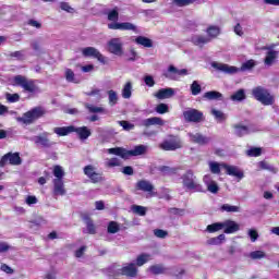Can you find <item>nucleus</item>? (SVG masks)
Wrapping results in <instances>:
<instances>
[{
    "instance_id": "nucleus-58",
    "label": "nucleus",
    "mask_w": 279,
    "mask_h": 279,
    "mask_svg": "<svg viewBox=\"0 0 279 279\" xmlns=\"http://www.w3.org/2000/svg\"><path fill=\"white\" fill-rule=\"evenodd\" d=\"M154 234L157 236V239H167V236H169V232L162 229H155Z\"/></svg>"
},
{
    "instance_id": "nucleus-6",
    "label": "nucleus",
    "mask_w": 279,
    "mask_h": 279,
    "mask_svg": "<svg viewBox=\"0 0 279 279\" xmlns=\"http://www.w3.org/2000/svg\"><path fill=\"white\" fill-rule=\"evenodd\" d=\"M45 114V109L43 107H35L28 112L24 113L22 118H19L17 121L25 123L26 125L29 123H34L36 119H40Z\"/></svg>"
},
{
    "instance_id": "nucleus-8",
    "label": "nucleus",
    "mask_w": 279,
    "mask_h": 279,
    "mask_svg": "<svg viewBox=\"0 0 279 279\" xmlns=\"http://www.w3.org/2000/svg\"><path fill=\"white\" fill-rule=\"evenodd\" d=\"M13 165L14 167H19V165L23 163V159H21V155L19 153H8L0 160V167H5V165Z\"/></svg>"
},
{
    "instance_id": "nucleus-55",
    "label": "nucleus",
    "mask_w": 279,
    "mask_h": 279,
    "mask_svg": "<svg viewBox=\"0 0 279 279\" xmlns=\"http://www.w3.org/2000/svg\"><path fill=\"white\" fill-rule=\"evenodd\" d=\"M120 271H121V268H119L117 266H113L109 269L108 276L113 277V278H117L119 276H123V274H121Z\"/></svg>"
},
{
    "instance_id": "nucleus-14",
    "label": "nucleus",
    "mask_w": 279,
    "mask_h": 279,
    "mask_svg": "<svg viewBox=\"0 0 279 279\" xmlns=\"http://www.w3.org/2000/svg\"><path fill=\"white\" fill-rule=\"evenodd\" d=\"M84 58H96L101 64H106V57L101 54L95 47H86L82 49Z\"/></svg>"
},
{
    "instance_id": "nucleus-25",
    "label": "nucleus",
    "mask_w": 279,
    "mask_h": 279,
    "mask_svg": "<svg viewBox=\"0 0 279 279\" xmlns=\"http://www.w3.org/2000/svg\"><path fill=\"white\" fill-rule=\"evenodd\" d=\"M72 132H75V126H57L53 129V133L58 136H69V134H72Z\"/></svg>"
},
{
    "instance_id": "nucleus-63",
    "label": "nucleus",
    "mask_w": 279,
    "mask_h": 279,
    "mask_svg": "<svg viewBox=\"0 0 279 279\" xmlns=\"http://www.w3.org/2000/svg\"><path fill=\"white\" fill-rule=\"evenodd\" d=\"M130 56L131 58L128 59V62H136L138 60V52L134 48L130 49Z\"/></svg>"
},
{
    "instance_id": "nucleus-44",
    "label": "nucleus",
    "mask_w": 279,
    "mask_h": 279,
    "mask_svg": "<svg viewBox=\"0 0 279 279\" xmlns=\"http://www.w3.org/2000/svg\"><path fill=\"white\" fill-rule=\"evenodd\" d=\"M211 114H213V117H215L216 121L221 122V121H226V119H228V116H226V113H223L221 110L213 109Z\"/></svg>"
},
{
    "instance_id": "nucleus-41",
    "label": "nucleus",
    "mask_w": 279,
    "mask_h": 279,
    "mask_svg": "<svg viewBox=\"0 0 279 279\" xmlns=\"http://www.w3.org/2000/svg\"><path fill=\"white\" fill-rule=\"evenodd\" d=\"M209 170L216 174L219 175V173H221V163L217 162V161H209Z\"/></svg>"
},
{
    "instance_id": "nucleus-40",
    "label": "nucleus",
    "mask_w": 279,
    "mask_h": 279,
    "mask_svg": "<svg viewBox=\"0 0 279 279\" xmlns=\"http://www.w3.org/2000/svg\"><path fill=\"white\" fill-rule=\"evenodd\" d=\"M207 37L210 38V41L215 38H217V36H219L220 32H219V27L217 26H209L207 29Z\"/></svg>"
},
{
    "instance_id": "nucleus-31",
    "label": "nucleus",
    "mask_w": 279,
    "mask_h": 279,
    "mask_svg": "<svg viewBox=\"0 0 279 279\" xmlns=\"http://www.w3.org/2000/svg\"><path fill=\"white\" fill-rule=\"evenodd\" d=\"M135 43L137 45H142V47L151 48L154 47V41L145 36H138L135 38Z\"/></svg>"
},
{
    "instance_id": "nucleus-57",
    "label": "nucleus",
    "mask_w": 279,
    "mask_h": 279,
    "mask_svg": "<svg viewBox=\"0 0 279 279\" xmlns=\"http://www.w3.org/2000/svg\"><path fill=\"white\" fill-rule=\"evenodd\" d=\"M197 0H173V3L179 8H184L186 5H191V3H195Z\"/></svg>"
},
{
    "instance_id": "nucleus-39",
    "label": "nucleus",
    "mask_w": 279,
    "mask_h": 279,
    "mask_svg": "<svg viewBox=\"0 0 279 279\" xmlns=\"http://www.w3.org/2000/svg\"><path fill=\"white\" fill-rule=\"evenodd\" d=\"M131 210L134 215H138L140 217H145L147 215V208L141 205H133Z\"/></svg>"
},
{
    "instance_id": "nucleus-19",
    "label": "nucleus",
    "mask_w": 279,
    "mask_h": 279,
    "mask_svg": "<svg viewBox=\"0 0 279 279\" xmlns=\"http://www.w3.org/2000/svg\"><path fill=\"white\" fill-rule=\"evenodd\" d=\"M191 143L196 145H208L210 137L203 135L202 133H187Z\"/></svg>"
},
{
    "instance_id": "nucleus-45",
    "label": "nucleus",
    "mask_w": 279,
    "mask_h": 279,
    "mask_svg": "<svg viewBox=\"0 0 279 279\" xmlns=\"http://www.w3.org/2000/svg\"><path fill=\"white\" fill-rule=\"evenodd\" d=\"M53 175L54 180H64V169L61 166H54Z\"/></svg>"
},
{
    "instance_id": "nucleus-37",
    "label": "nucleus",
    "mask_w": 279,
    "mask_h": 279,
    "mask_svg": "<svg viewBox=\"0 0 279 279\" xmlns=\"http://www.w3.org/2000/svg\"><path fill=\"white\" fill-rule=\"evenodd\" d=\"M123 99H130L132 97V82H126L122 88Z\"/></svg>"
},
{
    "instance_id": "nucleus-35",
    "label": "nucleus",
    "mask_w": 279,
    "mask_h": 279,
    "mask_svg": "<svg viewBox=\"0 0 279 279\" xmlns=\"http://www.w3.org/2000/svg\"><path fill=\"white\" fill-rule=\"evenodd\" d=\"M231 101H244L246 99L245 89H239L230 96Z\"/></svg>"
},
{
    "instance_id": "nucleus-56",
    "label": "nucleus",
    "mask_w": 279,
    "mask_h": 279,
    "mask_svg": "<svg viewBox=\"0 0 279 279\" xmlns=\"http://www.w3.org/2000/svg\"><path fill=\"white\" fill-rule=\"evenodd\" d=\"M125 132H130L131 130H134V124L130 123L129 121L122 120L118 122Z\"/></svg>"
},
{
    "instance_id": "nucleus-27",
    "label": "nucleus",
    "mask_w": 279,
    "mask_h": 279,
    "mask_svg": "<svg viewBox=\"0 0 279 279\" xmlns=\"http://www.w3.org/2000/svg\"><path fill=\"white\" fill-rule=\"evenodd\" d=\"M204 98L208 99V101H223V94L217 90H210L204 94Z\"/></svg>"
},
{
    "instance_id": "nucleus-43",
    "label": "nucleus",
    "mask_w": 279,
    "mask_h": 279,
    "mask_svg": "<svg viewBox=\"0 0 279 279\" xmlns=\"http://www.w3.org/2000/svg\"><path fill=\"white\" fill-rule=\"evenodd\" d=\"M159 171L163 173V175H174V173H178V169L171 168L169 166L159 167Z\"/></svg>"
},
{
    "instance_id": "nucleus-48",
    "label": "nucleus",
    "mask_w": 279,
    "mask_h": 279,
    "mask_svg": "<svg viewBox=\"0 0 279 279\" xmlns=\"http://www.w3.org/2000/svg\"><path fill=\"white\" fill-rule=\"evenodd\" d=\"M191 93L194 96H197V95H199V93H202V85H199V83H197V81H194L191 84Z\"/></svg>"
},
{
    "instance_id": "nucleus-32",
    "label": "nucleus",
    "mask_w": 279,
    "mask_h": 279,
    "mask_svg": "<svg viewBox=\"0 0 279 279\" xmlns=\"http://www.w3.org/2000/svg\"><path fill=\"white\" fill-rule=\"evenodd\" d=\"M84 107L86 108V110H88V112L90 114H101V113L106 112V109H104L102 107H97V106L90 105L88 102H85Z\"/></svg>"
},
{
    "instance_id": "nucleus-4",
    "label": "nucleus",
    "mask_w": 279,
    "mask_h": 279,
    "mask_svg": "<svg viewBox=\"0 0 279 279\" xmlns=\"http://www.w3.org/2000/svg\"><path fill=\"white\" fill-rule=\"evenodd\" d=\"M252 95L256 101H259L262 106H274L276 104V96L269 92V89L257 86L252 89Z\"/></svg>"
},
{
    "instance_id": "nucleus-7",
    "label": "nucleus",
    "mask_w": 279,
    "mask_h": 279,
    "mask_svg": "<svg viewBox=\"0 0 279 279\" xmlns=\"http://www.w3.org/2000/svg\"><path fill=\"white\" fill-rule=\"evenodd\" d=\"M159 147L163 149V151H175V149H181L182 141L180 137L172 136L170 140L163 141Z\"/></svg>"
},
{
    "instance_id": "nucleus-30",
    "label": "nucleus",
    "mask_w": 279,
    "mask_h": 279,
    "mask_svg": "<svg viewBox=\"0 0 279 279\" xmlns=\"http://www.w3.org/2000/svg\"><path fill=\"white\" fill-rule=\"evenodd\" d=\"M85 226L86 230L83 231L85 234H97V227L90 218H85Z\"/></svg>"
},
{
    "instance_id": "nucleus-1",
    "label": "nucleus",
    "mask_w": 279,
    "mask_h": 279,
    "mask_svg": "<svg viewBox=\"0 0 279 279\" xmlns=\"http://www.w3.org/2000/svg\"><path fill=\"white\" fill-rule=\"evenodd\" d=\"M108 21L113 23L108 24L109 29H121L122 32H136V25L130 22L119 23V9H112L107 13Z\"/></svg>"
},
{
    "instance_id": "nucleus-62",
    "label": "nucleus",
    "mask_w": 279,
    "mask_h": 279,
    "mask_svg": "<svg viewBox=\"0 0 279 279\" xmlns=\"http://www.w3.org/2000/svg\"><path fill=\"white\" fill-rule=\"evenodd\" d=\"M7 99L10 104H16L21 99V96L19 94H7Z\"/></svg>"
},
{
    "instance_id": "nucleus-15",
    "label": "nucleus",
    "mask_w": 279,
    "mask_h": 279,
    "mask_svg": "<svg viewBox=\"0 0 279 279\" xmlns=\"http://www.w3.org/2000/svg\"><path fill=\"white\" fill-rule=\"evenodd\" d=\"M222 169L226 170L227 175H232L233 178H238L239 180H243L245 174L243 170L239 169L236 166H230L228 163H221Z\"/></svg>"
},
{
    "instance_id": "nucleus-47",
    "label": "nucleus",
    "mask_w": 279,
    "mask_h": 279,
    "mask_svg": "<svg viewBox=\"0 0 279 279\" xmlns=\"http://www.w3.org/2000/svg\"><path fill=\"white\" fill-rule=\"evenodd\" d=\"M260 154H263V149L258 147H252L246 151V156H250L251 158L258 157Z\"/></svg>"
},
{
    "instance_id": "nucleus-23",
    "label": "nucleus",
    "mask_w": 279,
    "mask_h": 279,
    "mask_svg": "<svg viewBox=\"0 0 279 279\" xmlns=\"http://www.w3.org/2000/svg\"><path fill=\"white\" fill-rule=\"evenodd\" d=\"M175 95V89L171 87L161 88L156 94H154V97L157 99H171Z\"/></svg>"
},
{
    "instance_id": "nucleus-18",
    "label": "nucleus",
    "mask_w": 279,
    "mask_h": 279,
    "mask_svg": "<svg viewBox=\"0 0 279 279\" xmlns=\"http://www.w3.org/2000/svg\"><path fill=\"white\" fill-rule=\"evenodd\" d=\"M211 66L214 69H216L217 71H221V73H227L229 75H234V73H239V68L232 66V65H228L226 63L214 62L211 64Z\"/></svg>"
},
{
    "instance_id": "nucleus-17",
    "label": "nucleus",
    "mask_w": 279,
    "mask_h": 279,
    "mask_svg": "<svg viewBox=\"0 0 279 279\" xmlns=\"http://www.w3.org/2000/svg\"><path fill=\"white\" fill-rule=\"evenodd\" d=\"M120 274L126 276V278H136L138 276V268L135 263H130L121 268Z\"/></svg>"
},
{
    "instance_id": "nucleus-26",
    "label": "nucleus",
    "mask_w": 279,
    "mask_h": 279,
    "mask_svg": "<svg viewBox=\"0 0 279 279\" xmlns=\"http://www.w3.org/2000/svg\"><path fill=\"white\" fill-rule=\"evenodd\" d=\"M137 191H143L144 193H151L154 191V185L147 180H141L136 183Z\"/></svg>"
},
{
    "instance_id": "nucleus-34",
    "label": "nucleus",
    "mask_w": 279,
    "mask_h": 279,
    "mask_svg": "<svg viewBox=\"0 0 279 279\" xmlns=\"http://www.w3.org/2000/svg\"><path fill=\"white\" fill-rule=\"evenodd\" d=\"M7 58H10V60H25V50H19L14 52L7 53Z\"/></svg>"
},
{
    "instance_id": "nucleus-3",
    "label": "nucleus",
    "mask_w": 279,
    "mask_h": 279,
    "mask_svg": "<svg viewBox=\"0 0 279 279\" xmlns=\"http://www.w3.org/2000/svg\"><path fill=\"white\" fill-rule=\"evenodd\" d=\"M148 147L146 145H137L134 146L133 149L128 150L125 148L116 147V148H109L107 151L108 154H112L113 156H120V158H124L128 160V158L132 156H143L147 154Z\"/></svg>"
},
{
    "instance_id": "nucleus-9",
    "label": "nucleus",
    "mask_w": 279,
    "mask_h": 279,
    "mask_svg": "<svg viewBox=\"0 0 279 279\" xmlns=\"http://www.w3.org/2000/svg\"><path fill=\"white\" fill-rule=\"evenodd\" d=\"M32 141L37 145L38 147H44L45 149H50L52 145H56L54 142L49 140V133L44 132L39 135H36L32 138Z\"/></svg>"
},
{
    "instance_id": "nucleus-20",
    "label": "nucleus",
    "mask_w": 279,
    "mask_h": 279,
    "mask_svg": "<svg viewBox=\"0 0 279 279\" xmlns=\"http://www.w3.org/2000/svg\"><path fill=\"white\" fill-rule=\"evenodd\" d=\"M222 230H225V234H234L241 230V226L234 220H226L222 222Z\"/></svg>"
},
{
    "instance_id": "nucleus-33",
    "label": "nucleus",
    "mask_w": 279,
    "mask_h": 279,
    "mask_svg": "<svg viewBox=\"0 0 279 279\" xmlns=\"http://www.w3.org/2000/svg\"><path fill=\"white\" fill-rule=\"evenodd\" d=\"M149 260H151V255L147 253H143L137 256L135 265L136 267H143V265H145L146 263H149Z\"/></svg>"
},
{
    "instance_id": "nucleus-60",
    "label": "nucleus",
    "mask_w": 279,
    "mask_h": 279,
    "mask_svg": "<svg viewBox=\"0 0 279 279\" xmlns=\"http://www.w3.org/2000/svg\"><path fill=\"white\" fill-rule=\"evenodd\" d=\"M248 236H250L252 243H256V241H258V231H256V229H250Z\"/></svg>"
},
{
    "instance_id": "nucleus-21",
    "label": "nucleus",
    "mask_w": 279,
    "mask_h": 279,
    "mask_svg": "<svg viewBox=\"0 0 279 279\" xmlns=\"http://www.w3.org/2000/svg\"><path fill=\"white\" fill-rule=\"evenodd\" d=\"M190 40L195 47H199V49H203L204 45L210 43V38L205 35H192Z\"/></svg>"
},
{
    "instance_id": "nucleus-59",
    "label": "nucleus",
    "mask_w": 279,
    "mask_h": 279,
    "mask_svg": "<svg viewBox=\"0 0 279 279\" xmlns=\"http://www.w3.org/2000/svg\"><path fill=\"white\" fill-rule=\"evenodd\" d=\"M89 180H90V182H93V184H97V183L101 182V180H104V178L101 177V173L94 172L89 177Z\"/></svg>"
},
{
    "instance_id": "nucleus-49",
    "label": "nucleus",
    "mask_w": 279,
    "mask_h": 279,
    "mask_svg": "<svg viewBox=\"0 0 279 279\" xmlns=\"http://www.w3.org/2000/svg\"><path fill=\"white\" fill-rule=\"evenodd\" d=\"M107 232L109 234H117V232H119V223L110 221L107 228Z\"/></svg>"
},
{
    "instance_id": "nucleus-13",
    "label": "nucleus",
    "mask_w": 279,
    "mask_h": 279,
    "mask_svg": "<svg viewBox=\"0 0 279 279\" xmlns=\"http://www.w3.org/2000/svg\"><path fill=\"white\" fill-rule=\"evenodd\" d=\"M264 49L266 50L265 58H264L265 66H274V64H277L278 58H279V51L269 47H266Z\"/></svg>"
},
{
    "instance_id": "nucleus-16",
    "label": "nucleus",
    "mask_w": 279,
    "mask_h": 279,
    "mask_svg": "<svg viewBox=\"0 0 279 279\" xmlns=\"http://www.w3.org/2000/svg\"><path fill=\"white\" fill-rule=\"evenodd\" d=\"M53 189L52 194L54 197H63L66 195V187H64V180L53 179L52 180Z\"/></svg>"
},
{
    "instance_id": "nucleus-11",
    "label": "nucleus",
    "mask_w": 279,
    "mask_h": 279,
    "mask_svg": "<svg viewBox=\"0 0 279 279\" xmlns=\"http://www.w3.org/2000/svg\"><path fill=\"white\" fill-rule=\"evenodd\" d=\"M183 117L189 123H202L204 120V113L197 109H189L184 111Z\"/></svg>"
},
{
    "instance_id": "nucleus-61",
    "label": "nucleus",
    "mask_w": 279,
    "mask_h": 279,
    "mask_svg": "<svg viewBox=\"0 0 279 279\" xmlns=\"http://www.w3.org/2000/svg\"><path fill=\"white\" fill-rule=\"evenodd\" d=\"M144 82L146 86H149V88H153V86H156V81H154V76L151 75H146L144 77Z\"/></svg>"
},
{
    "instance_id": "nucleus-64",
    "label": "nucleus",
    "mask_w": 279,
    "mask_h": 279,
    "mask_svg": "<svg viewBox=\"0 0 279 279\" xmlns=\"http://www.w3.org/2000/svg\"><path fill=\"white\" fill-rule=\"evenodd\" d=\"M168 213L170 215H179L180 217H182L184 215V209L172 207L168 209Z\"/></svg>"
},
{
    "instance_id": "nucleus-24",
    "label": "nucleus",
    "mask_w": 279,
    "mask_h": 279,
    "mask_svg": "<svg viewBox=\"0 0 279 279\" xmlns=\"http://www.w3.org/2000/svg\"><path fill=\"white\" fill-rule=\"evenodd\" d=\"M141 125L143 128H150V125H165V120L159 117H153V118L144 119L141 122Z\"/></svg>"
},
{
    "instance_id": "nucleus-22",
    "label": "nucleus",
    "mask_w": 279,
    "mask_h": 279,
    "mask_svg": "<svg viewBox=\"0 0 279 279\" xmlns=\"http://www.w3.org/2000/svg\"><path fill=\"white\" fill-rule=\"evenodd\" d=\"M203 182L209 193H213V195H217V193H219V185L210 179V175H205L203 178Z\"/></svg>"
},
{
    "instance_id": "nucleus-28",
    "label": "nucleus",
    "mask_w": 279,
    "mask_h": 279,
    "mask_svg": "<svg viewBox=\"0 0 279 279\" xmlns=\"http://www.w3.org/2000/svg\"><path fill=\"white\" fill-rule=\"evenodd\" d=\"M149 274H153V276H160L162 274H167V267H165V265L162 264H156V265H151L148 268Z\"/></svg>"
},
{
    "instance_id": "nucleus-51",
    "label": "nucleus",
    "mask_w": 279,
    "mask_h": 279,
    "mask_svg": "<svg viewBox=\"0 0 279 279\" xmlns=\"http://www.w3.org/2000/svg\"><path fill=\"white\" fill-rule=\"evenodd\" d=\"M106 167L112 169V167H121V160L119 158H111L106 161Z\"/></svg>"
},
{
    "instance_id": "nucleus-50",
    "label": "nucleus",
    "mask_w": 279,
    "mask_h": 279,
    "mask_svg": "<svg viewBox=\"0 0 279 279\" xmlns=\"http://www.w3.org/2000/svg\"><path fill=\"white\" fill-rule=\"evenodd\" d=\"M65 80L66 82L77 84V81H75V72H73L71 69H65Z\"/></svg>"
},
{
    "instance_id": "nucleus-52",
    "label": "nucleus",
    "mask_w": 279,
    "mask_h": 279,
    "mask_svg": "<svg viewBox=\"0 0 279 279\" xmlns=\"http://www.w3.org/2000/svg\"><path fill=\"white\" fill-rule=\"evenodd\" d=\"M96 172V168L93 165L85 166L83 169V173L88 178H90Z\"/></svg>"
},
{
    "instance_id": "nucleus-29",
    "label": "nucleus",
    "mask_w": 279,
    "mask_h": 279,
    "mask_svg": "<svg viewBox=\"0 0 279 279\" xmlns=\"http://www.w3.org/2000/svg\"><path fill=\"white\" fill-rule=\"evenodd\" d=\"M74 132L77 134L81 141H86L90 136V130L87 126L75 128Z\"/></svg>"
},
{
    "instance_id": "nucleus-38",
    "label": "nucleus",
    "mask_w": 279,
    "mask_h": 279,
    "mask_svg": "<svg viewBox=\"0 0 279 279\" xmlns=\"http://www.w3.org/2000/svg\"><path fill=\"white\" fill-rule=\"evenodd\" d=\"M221 213H241V207L230 205V204H223L220 207Z\"/></svg>"
},
{
    "instance_id": "nucleus-5",
    "label": "nucleus",
    "mask_w": 279,
    "mask_h": 279,
    "mask_svg": "<svg viewBox=\"0 0 279 279\" xmlns=\"http://www.w3.org/2000/svg\"><path fill=\"white\" fill-rule=\"evenodd\" d=\"M13 86H20L25 93H36L38 90L36 82L24 75H15L13 77Z\"/></svg>"
},
{
    "instance_id": "nucleus-53",
    "label": "nucleus",
    "mask_w": 279,
    "mask_h": 279,
    "mask_svg": "<svg viewBox=\"0 0 279 279\" xmlns=\"http://www.w3.org/2000/svg\"><path fill=\"white\" fill-rule=\"evenodd\" d=\"M265 252L263 251H254V252H251L250 253V257L253 259V260H259L260 258H265Z\"/></svg>"
},
{
    "instance_id": "nucleus-42",
    "label": "nucleus",
    "mask_w": 279,
    "mask_h": 279,
    "mask_svg": "<svg viewBox=\"0 0 279 279\" xmlns=\"http://www.w3.org/2000/svg\"><path fill=\"white\" fill-rule=\"evenodd\" d=\"M207 232H219V230H223V223L222 222H215L211 225H208L206 228Z\"/></svg>"
},
{
    "instance_id": "nucleus-10",
    "label": "nucleus",
    "mask_w": 279,
    "mask_h": 279,
    "mask_svg": "<svg viewBox=\"0 0 279 279\" xmlns=\"http://www.w3.org/2000/svg\"><path fill=\"white\" fill-rule=\"evenodd\" d=\"M254 132H258L256 128L252 125H243L242 123L233 124V133L239 138H243V136H247L250 134H254Z\"/></svg>"
},
{
    "instance_id": "nucleus-54",
    "label": "nucleus",
    "mask_w": 279,
    "mask_h": 279,
    "mask_svg": "<svg viewBox=\"0 0 279 279\" xmlns=\"http://www.w3.org/2000/svg\"><path fill=\"white\" fill-rule=\"evenodd\" d=\"M155 110L158 112V114H167V112H169V106L161 102L156 107Z\"/></svg>"
},
{
    "instance_id": "nucleus-36",
    "label": "nucleus",
    "mask_w": 279,
    "mask_h": 279,
    "mask_svg": "<svg viewBox=\"0 0 279 279\" xmlns=\"http://www.w3.org/2000/svg\"><path fill=\"white\" fill-rule=\"evenodd\" d=\"M108 99H109V106H117L119 102V94L114 92L113 89H110L107 92Z\"/></svg>"
},
{
    "instance_id": "nucleus-2",
    "label": "nucleus",
    "mask_w": 279,
    "mask_h": 279,
    "mask_svg": "<svg viewBox=\"0 0 279 279\" xmlns=\"http://www.w3.org/2000/svg\"><path fill=\"white\" fill-rule=\"evenodd\" d=\"M182 186L185 191H193L194 193H205L204 186L199 184V179L195 175L193 170H187L181 175Z\"/></svg>"
},
{
    "instance_id": "nucleus-46",
    "label": "nucleus",
    "mask_w": 279,
    "mask_h": 279,
    "mask_svg": "<svg viewBox=\"0 0 279 279\" xmlns=\"http://www.w3.org/2000/svg\"><path fill=\"white\" fill-rule=\"evenodd\" d=\"M254 66H256V61L251 59V60L242 63L240 71H251V69H254Z\"/></svg>"
},
{
    "instance_id": "nucleus-12",
    "label": "nucleus",
    "mask_w": 279,
    "mask_h": 279,
    "mask_svg": "<svg viewBox=\"0 0 279 279\" xmlns=\"http://www.w3.org/2000/svg\"><path fill=\"white\" fill-rule=\"evenodd\" d=\"M109 53L113 56H123V41L121 38H112L107 43Z\"/></svg>"
}]
</instances>
